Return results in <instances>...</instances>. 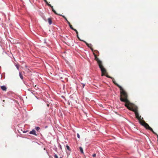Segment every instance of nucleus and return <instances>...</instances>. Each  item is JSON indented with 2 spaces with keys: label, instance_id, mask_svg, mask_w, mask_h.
Masks as SVG:
<instances>
[{
  "label": "nucleus",
  "instance_id": "412c9836",
  "mask_svg": "<svg viewBox=\"0 0 158 158\" xmlns=\"http://www.w3.org/2000/svg\"><path fill=\"white\" fill-rule=\"evenodd\" d=\"M20 131H22V130L21 129H19V130L18 131L19 132V133H20Z\"/></svg>",
  "mask_w": 158,
  "mask_h": 158
},
{
  "label": "nucleus",
  "instance_id": "cd10ccee",
  "mask_svg": "<svg viewBox=\"0 0 158 158\" xmlns=\"http://www.w3.org/2000/svg\"><path fill=\"white\" fill-rule=\"evenodd\" d=\"M2 101L3 102H5V100H3Z\"/></svg>",
  "mask_w": 158,
  "mask_h": 158
},
{
  "label": "nucleus",
  "instance_id": "f03ea898",
  "mask_svg": "<svg viewBox=\"0 0 158 158\" xmlns=\"http://www.w3.org/2000/svg\"><path fill=\"white\" fill-rule=\"evenodd\" d=\"M93 54L95 57V60L97 61L99 67L100 69L102 72V76H103L104 73H106V70L104 68L102 65V61L99 60L98 58L97 55L94 52Z\"/></svg>",
  "mask_w": 158,
  "mask_h": 158
},
{
  "label": "nucleus",
  "instance_id": "f3484780",
  "mask_svg": "<svg viewBox=\"0 0 158 158\" xmlns=\"http://www.w3.org/2000/svg\"><path fill=\"white\" fill-rule=\"evenodd\" d=\"M92 156L93 157H96V154H94L93 155H92Z\"/></svg>",
  "mask_w": 158,
  "mask_h": 158
},
{
  "label": "nucleus",
  "instance_id": "4be33fe9",
  "mask_svg": "<svg viewBox=\"0 0 158 158\" xmlns=\"http://www.w3.org/2000/svg\"><path fill=\"white\" fill-rule=\"evenodd\" d=\"M20 131H22V130L21 129H19V130L18 131L19 132V133H20Z\"/></svg>",
  "mask_w": 158,
  "mask_h": 158
},
{
  "label": "nucleus",
  "instance_id": "9d476101",
  "mask_svg": "<svg viewBox=\"0 0 158 158\" xmlns=\"http://www.w3.org/2000/svg\"><path fill=\"white\" fill-rule=\"evenodd\" d=\"M79 148L80 151L81 152V153L83 154L84 152H83V148L81 147H79Z\"/></svg>",
  "mask_w": 158,
  "mask_h": 158
},
{
  "label": "nucleus",
  "instance_id": "393cba45",
  "mask_svg": "<svg viewBox=\"0 0 158 158\" xmlns=\"http://www.w3.org/2000/svg\"><path fill=\"white\" fill-rule=\"evenodd\" d=\"M96 51V53H98V54H99V52L98 51Z\"/></svg>",
  "mask_w": 158,
  "mask_h": 158
},
{
  "label": "nucleus",
  "instance_id": "2eb2a0df",
  "mask_svg": "<svg viewBox=\"0 0 158 158\" xmlns=\"http://www.w3.org/2000/svg\"><path fill=\"white\" fill-rule=\"evenodd\" d=\"M66 148L67 149H68V150H70V149L69 146L67 145L66 146Z\"/></svg>",
  "mask_w": 158,
  "mask_h": 158
},
{
  "label": "nucleus",
  "instance_id": "0eeeda50",
  "mask_svg": "<svg viewBox=\"0 0 158 158\" xmlns=\"http://www.w3.org/2000/svg\"><path fill=\"white\" fill-rule=\"evenodd\" d=\"M48 21L49 24L50 25L52 23V18H48Z\"/></svg>",
  "mask_w": 158,
  "mask_h": 158
},
{
  "label": "nucleus",
  "instance_id": "ddd939ff",
  "mask_svg": "<svg viewBox=\"0 0 158 158\" xmlns=\"http://www.w3.org/2000/svg\"><path fill=\"white\" fill-rule=\"evenodd\" d=\"M58 15H60V16H62L63 18H64L65 19V20L66 21L68 20L67 19V18L65 17V16H64L63 15H60V14H58Z\"/></svg>",
  "mask_w": 158,
  "mask_h": 158
},
{
  "label": "nucleus",
  "instance_id": "423d86ee",
  "mask_svg": "<svg viewBox=\"0 0 158 158\" xmlns=\"http://www.w3.org/2000/svg\"><path fill=\"white\" fill-rule=\"evenodd\" d=\"M1 88L3 91H6V88L5 86H2Z\"/></svg>",
  "mask_w": 158,
  "mask_h": 158
},
{
  "label": "nucleus",
  "instance_id": "a211bd4d",
  "mask_svg": "<svg viewBox=\"0 0 158 158\" xmlns=\"http://www.w3.org/2000/svg\"><path fill=\"white\" fill-rule=\"evenodd\" d=\"M54 157L55 158H58V156L56 154H55L54 155Z\"/></svg>",
  "mask_w": 158,
  "mask_h": 158
},
{
  "label": "nucleus",
  "instance_id": "f8f14e48",
  "mask_svg": "<svg viewBox=\"0 0 158 158\" xmlns=\"http://www.w3.org/2000/svg\"><path fill=\"white\" fill-rule=\"evenodd\" d=\"M46 3L48 6H51V5L49 4L46 0H43Z\"/></svg>",
  "mask_w": 158,
  "mask_h": 158
},
{
  "label": "nucleus",
  "instance_id": "7ed1b4c3",
  "mask_svg": "<svg viewBox=\"0 0 158 158\" xmlns=\"http://www.w3.org/2000/svg\"><path fill=\"white\" fill-rule=\"evenodd\" d=\"M80 40L81 41H83L84 43H85V44L87 45V46L93 52V48H92V44H88V43H87L85 41H84L83 40H81V39H80Z\"/></svg>",
  "mask_w": 158,
  "mask_h": 158
},
{
  "label": "nucleus",
  "instance_id": "b1692460",
  "mask_svg": "<svg viewBox=\"0 0 158 158\" xmlns=\"http://www.w3.org/2000/svg\"><path fill=\"white\" fill-rule=\"evenodd\" d=\"M27 132V131H23V133H25Z\"/></svg>",
  "mask_w": 158,
  "mask_h": 158
},
{
  "label": "nucleus",
  "instance_id": "a878e982",
  "mask_svg": "<svg viewBox=\"0 0 158 158\" xmlns=\"http://www.w3.org/2000/svg\"><path fill=\"white\" fill-rule=\"evenodd\" d=\"M47 106H48H48H49V104H47Z\"/></svg>",
  "mask_w": 158,
  "mask_h": 158
},
{
  "label": "nucleus",
  "instance_id": "6ab92c4d",
  "mask_svg": "<svg viewBox=\"0 0 158 158\" xmlns=\"http://www.w3.org/2000/svg\"><path fill=\"white\" fill-rule=\"evenodd\" d=\"M67 21L69 25H71L70 23L68 20Z\"/></svg>",
  "mask_w": 158,
  "mask_h": 158
},
{
  "label": "nucleus",
  "instance_id": "6e6552de",
  "mask_svg": "<svg viewBox=\"0 0 158 158\" xmlns=\"http://www.w3.org/2000/svg\"><path fill=\"white\" fill-rule=\"evenodd\" d=\"M50 6V7H51L52 9V11L53 12H54V13L56 14V15H58V14H57V13L55 11V10H54L53 8V6Z\"/></svg>",
  "mask_w": 158,
  "mask_h": 158
},
{
  "label": "nucleus",
  "instance_id": "dca6fc26",
  "mask_svg": "<svg viewBox=\"0 0 158 158\" xmlns=\"http://www.w3.org/2000/svg\"><path fill=\"white\" fill-rule=\"evenodd\" d=\"M70 28L72 30H73L74 29L73 27L72 26L71 24L69 25Z\"/></svg>",
  "mask_w": 158,
  "mask_h": 158
},
{
  "label": "nucleus",
  "instance_id": "5701e85b",
  "mask_svg": "<svg viewBox=\"0 0 158 158\" xmlns=\"http://www.w3.org/2000/svg\"><path fill=\"white\" fill-rule=\"evenodd\" d=\"M16 66L17 68V69H19V66L18 65H16Z\"/></svg>",
  "mask_w": 158,
  "mask_h": 158
},
{
  "label": "nucleus",
  "instance_id": "4468645a",
  "mask_svg": "<svg viewBox=\"0 0 158 158\" xmlns=\"http://www.w3.org/2000/svg\"><path fill=\"white\" fill-rule=\"evenodd\" d=\"M35 129L37 131H38L40 129V128L38 127H35Z\"/></svg>",
  "mask_w": 158,
  "mask_h": 158
},
{
  "label": "nucleus",
  "instance_id": "f257e3e1",
  "mask_svg": "<svg viewBox=\"0 0 158 158\" xmlns=\"http://www.w3.org/2000/svg\"><path fill=\"white\" fill-rule=\"evenodd\" d=\"M115 85L120 89V100L121 102L125 103L124 106L126 107L128 109L135 112L136 118L139 120V122L142 120V119H141V116L139 115V114L138 107L133 103L130 102L128 99V95L127 93L123 89L121 86L117 83H116Z\"/></svg>",
  "mask_w": 158,
  "mask_h": 158
},
{
  "label": "nucleus",
  "instance_id": "20e7f679",
  "mask_svg": "<svg viewBox=\"0 0 158 158\" xmlns=\"http://www.w3.org/2000/svg\"><path fill=\"white\" fill-rule=\"evenodd\" d=\"M106 73H106H104V75L103 76L105 75L107 77L111 78L112 80L113 83L115 85V84L116 83V82L114 79V78H113V77H110V76L108 75Z\"/></svg>",
  "mask_w": 158,
  "mask_h": 158
},
{
  "label": "nucleus",
  "instance_id": "9b49d317",
  "mask_svg": "<svg viewBox=\"0 0 158 158\" xmlns=\"http://www.w3.org/2000/svg\"><path fill=\"white\" fill-rule=\"evenodd\" d=\"M19 76H20V78L22 80L23 79V76L22 74V73L19 72Z\"/></svg>",
  "mask_w": 158,
  "mask_h": 158
},
{
  "label": "nucleus",
  "instance_id": "bb28decb",
  "mask_svg": "<svg viewBox=\"0 0 158 158\" xmlns=\"http://www.w3.org/2000/svg\"><path fill=\"white\" fill-rule=\"evenodd\" d=\"M85 86V85H83V87H84V86Z\"/></svg>",
  "mask_w": 158,
  "mask_h": 158
},
{
  "label": "nucleus",
  "instance_id": "39448f33",
  "mask_svg": "<svg viewBox=\"0 0 158 158\" xmlns=\"http://www.w3.org/2000/svg\"><path fill=\"white\" fill-rule=\"evenodd\" d=\"M29 133L31 134H33L35 135H37L35 133V130H33L32 131L30 132Z\"/></svg>",
  "mask_w": 158,
  "mask_h": 158
},
{
  "label": "nucleus",
  "instance_id": "1a4fd4ad",
  "mask_svg": "<svg viewBox=\"0 0 158 158\" xmlns=\"http://www.w3.org/2000/svg\"><path fill=\"white\" fill-rule=\"evenodd\" d=\"M73 30L74 31L76 32V34H77V37L78 38L79 40H80V38L79 37L78 31L76 29H73Z\"/></svg>",
  "mask_w": 158,
  "mask_h": 158
},
{
  "label": "nucleus",
  "instance_id": "aec40b11",
  "mask_svg": "<svg viewBox=\"0 0 158 158\" xmlns=\"http://www.w3.org/2000/svg\"><path fill=\"white\" fill-rule=\"evenodd\" d=\"M77 137L78 138H80V135H79L78 134H77Z\"/></svg>",
  "mask_w": 158,
  "mask_h": 158
}]
</instances>
